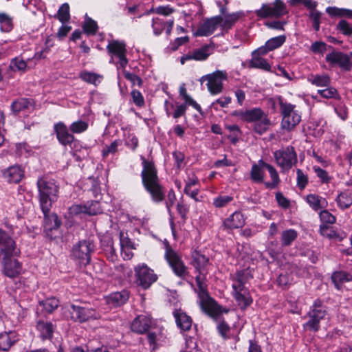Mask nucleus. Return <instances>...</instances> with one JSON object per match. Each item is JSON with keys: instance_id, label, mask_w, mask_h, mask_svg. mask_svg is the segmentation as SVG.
I'll use <instances>...</instances> for the list:
<instances>
[{"instance_id": "obj_9", "label": "nucleus", "mask_w": 352, "mask_h": 352, "mask_svg": "<svg viewBox=\"0 0 352 352\" xmlns=\"http://www.w3.org/2000/svg\"><path fill=\"white\" fill-rule=\"evenodd\" d=\"M134 272L137 284L145 289L149 288L157 279L153 270L144 263L135 266Z\"/></svg>"}, {"instance_id": "obj_1", "label": "nucleus", "mask_w": 352, "mask_h": 352, "mask_svg": "<svg viewBox=\"0 0 352 352\" xmlns=\"http://www.w3.org/2000/svg\"><path fill=\"white\" fill-rule=\"evenodd\" d=\"M192 264L198 272L195 277L198 287L197 289H195L199 298L198 303L204 313L212 318H216L221 313V310L217 302L210 297L207 291L206 275L208 271L206 267L208 264V258L196 251L192 253Z\"/></svg>"}, {"instance_id": "obj_28", "label": "nucleus", "mask_w": 352, "mask_h": 352, "mask_svg": "<svg viewBox=\"0 0 352 352\" xmlns=\"http://www.w3.org/2000/svg\"><path fill=\"white\" fill-rule=\"evenodd\" d=\"M128 299L129 293L126 291H122L110 294L107 297V302L112 307H118L124 304Z\"/></svg>"}, {"instance_id": "obj_52", "label": "nucleus", "mask_w": 352, "mask_h": 352, "mask_svg": "<svg viewBox=\"0 0 352 352\" xmlns=\"http://www.w3.org/2000/svg\"><path fill=\"white\" fill-rule=\"evenodd\" d=\"M84 31L87 34H95L98 30L96 22L88 18L83 25Z\"/></svg>"}, {"instance_id": "obj_63", "label": "nucleus", "mask_w": 352, "mask_h": 352, "mask_svg": "<svg viewBox=\"0 0 352 352\" xmlns=\"http://www.w3.org/2000/svg\"><path fill=\"white\" fill-rule=\"evenodd\" d=\"M153 12L158 14L168 16L174 12V9L169 6H158L153 10Z\"/></svg>"}, {"instance_id": "obj_36", "label": "nucleus", "mask_w": 352, "mask_h": 352, "mask_svg": "<svg viewBox=\"0 0 352 352\" xmlns=\"http://www.w3.org/2000/svg\"><path fill=\"white\" fill-rule=\"evenodd\" d=\"M298 233L294 229L284 230L281 233V244L283 246L290 245L297 238Z\"/></svg>"}, {"instance_id": "obj_15", "label": "nucleus", "mask_w": 352, "mask_h": 352, "mask_svg": "<svg viewBox=\"0 0 352 352\" xmlns=\"http://www.w3.org/2000/svg\"><path fill=\"white\" fill-rule=\"evenodd\" d=\"M107 48L110 54L118 58V64L120 67L124 68L128 63V60L126 57V49L125 43L122 41H113L109 43Z\"/></svg>"}, {"instance_id": "obj_38", "label": "nucleus", "mask_w": 352, "mask_h": 352, "mask_svg": "<svg viewBox=\"0 0 352 352\" xmlns=\"http://www.w3.org/2000/svg\"><path fill=\"white\" fill-rule=\"evenodd\" d=\"M263 168H265V166L260 164V160L258 162V164L252 165L250 177L254 182H262L263 181Z\"/></svg>"}, {"instance_id": "obj_44", "label": "nucleus", "mask_w": 352, "mask_h": 352, "mask_svg": "<svg viewBox=\"0 0 352 352\" xmlns=\"http://www.w3.org/2000/svg\"><path fill=\"white\" fill-rule=\"evenodd\" d=\"M10 68L14 72H25L27 68V63L21 57L18 56L11 60Z\"/></svg>"}, {"instance_id": "obj_55", "label": "nucleus", "mask_w": 352, "mask_h": 352, "mask_svg": "<svg viewBox=\"0 0 352 352\" xmlns=\"http://www.w3.org/2000/svg\"><path fill=\"white\" fill-rule=\"evenodd\" d=\"M318 94L324 98H335L338 96L337 90L333 87H327L318 91Z\"/></svg>"}, {"instance_id": "obj_35", "label": "nucleus", "mask_w": 352, "mask_h": 352, "mask_svg": "<svg viewBox=\"0 0 352 352\" xmlns=\"http://www.w3.org/2000/svg\"><path fill=\"white\" fill-rule=\"evenodd\" d=\"M271 124V121L267 116L263 113V116L254 123V130L256 133L261 135L265 133Z\"/></svg>"}, {"instance_id": "obj_46", "label": "nucleus", "mask_w": 352, "mask_h": 352, "mask_svg": "<svg viewBox=\"0 0 352 352\" xmlns=\"http://www.w3.org/2000/svg\"><path fill=\"white\" fill-rule=\"evenodd\" d=\"M57 16L58 20L62 23H65L69 19V6L68 3H65L59 8Z\"/></svg>"}, {"instance_id": "obj_58", "label": "nucleus", "mask_w": 352, "mask_h": 352, "mask_svg": "<svg viewBox=\"0 0 352 352\" xmlns=\"http://www.w3.org/2000/svg\"><path fill=\"white\" fill-rule=\"evenodd\" d=\"M289 3L295 6L298 4H302L307 9L314 8V6H318V2L314 0H289Z\"/></svg>"}, {"instance_id": "obj_60", "label": "nucleus", "mask_w": 352, "mask_h": 352, "mask_svg": "<svg viewBox=\"0 0 352 352\" xmlns=\"http://www.w3.org/2000/svg\"><path fill=\"white\" fill-rule=\"evenodd\" d=\"M124 76L126 79L129 80L133 85H137L138 87H141L142 85V80L135 74L124 71Z\"/></svg>"}, {"instance_id": "obj_19", "label": "nucleus", "mask_w": 352, "mask_h": 352, "mask_svg": "<svg viewBox=\"0 0 352 352\" xmlns=\"http://www.w3.org/2000/svg\"><path fill=\"white\" fill-rule=\"evenodd\" d=\"M263 111L260 108H253L249 110H238L232 113V115L239 117L243 122L255 123L263 116Z\"/></svg>"}, {"instance_id": "obj_27", "label": "nucleus", "mask_w": 352, "mask_h": 352, "mask_svg": "<svg viewBox=\"0 0 352 352\" xmlns=\"http://www.w3.org/2000/svg\"><path fill=\"white\" fill-rule=\"evenodd\" d=\"M33 105L30 99L21 98L14 100L11 104V110L14 115H18L25 110L29 109Z\"/></svg>"}, {"instance_id": "obj_14", "label": "nucleus", "mask_w": 352, "mask_h": 352, "mask_svg": "<svg viewBox=\"0 0 352 352\" xmlns=\"http://www.w3.org/2000/svg\"><path fill=\"white\" fill-rule=\"evenodd\" d=\"M68 311L70 314L71 319L75 322H84L97 318L96 311L91 308L71 305L68 308Z\"/></svg>"}, {"instance_id": "obj_48", "label": "nucleus", "mask_w": 352, "mask_h": 352, "mask_svg": "<svg viewBox=\"0 0 352 352\" xmlns=\"http://www.w3.org/2000/svg\"><path fill=\"white\" fill-rule=\"evenodd\" d=\"M166 22L160 18H155L153 19L152 28L153 30L154 34L158 36L161 34L163 30L165 29Z\"/></svg>"}, {"instance_id": "obj_13", "label": "nucleus", "mask_w": 352, "mask_h": 352, "mask_svg": "<svg viewBox=\"0 0 352 352\" xmlns=\"http://www.w3.org/2000/svg\"><path fill=\"white\" fill-rule=\"evenodd\" d=\"M14 234L0 228V256H12L16 250Z\"/></svg>"}, {"instance_id": "obj_25", "label": "nucleus", "mask_w": 352, "mask_h": 352, "mask_svg": "<svg viewBox=\"0 0 352 352\" xmlns=\"http://www.w3.org/2000/svg\"><path fill=\"white\" fill-rule=\"evenodd\" d=\"M177 327L182 331H188L192 326V319L182 310H175L173 312Z\"/></svg>"}, {"instance_id": "obj_18", "label": "nucleus", "mask_w": 352, "mask_h": 352, "mask_svg": "<svg viewBox=\"0 0 352 352\" xmlns=\"http://www.w3.org/2000/svg\"><path fill=\"white\" fill-rule=\"evenodd\" d=\"M2 256L3 274L10 278H14L19 276L22 270L20 263L16 259H12L11 256Z\"/></svg>"}, {"instance_id": "obj_41", "label": "nucleus", "mask_w": 352, "mask_h": 352, "mask_svg": "<svg viewBox=\"0 0 352 352\" xmlns=\"http://www.w3.org/2000/svg\"><path fill=\"white\" fill-rule=\"evenodd\" d=\"M250 67L261 69L265 71H269L270 69V65L267 60L256 56H252V58L250 61Z\"/></svg>"}, {"instance_id": "obj_51", "label": "nucleus", "mask_w": 352, "mask_h": 352, "mask_svg": "<svg viewBox=\"0 0 352 352\" xmlns=\"http://www.w3.org/2000/svg\"><path fill=\"white\" fill-rule=\"evenodd\" d=\"M121 145V141L116 140L113 141L110 145L105 146L102 150V156L107 157L109 154H114L118 151V147Z\"/></svg>"}, {"instance_id": "obj_6", "label": "nucleus", "mask_w": 352, "mask_h": 352, "mask_svg": "<svg viewBox=\"0 0 352 352\" xmlns=\"http://www.w3.org/2000/svg\"><path fill=\"white\" fill-rule=\"evenodd\" d=\"M326 315L327 310L325 307L320 300L317 299L314 301L307 313L309 320L304 324V328L314 332L318 331L320 329V322L322 320L324 319Z\"/></svg>"}, {"instance_id": "obj_50", "label": "nucleus", "mask_w": 352, "mask_h": 352, "mask_svg": "<svg viewBox=\"0 0 352 352\" xmlns=\"http://www.w3.org/2000/svg\"><path fill=\"white\" fill-rule=\"evenodd\" d=\"M87 128L88 124L82 120H78L74 122L69 126L70 131L75 133H82L85 131Z\"/></svg>"}, {"instance_id": "obj_40", "label": "nucleus", "mask_w": 352, "mask_h": 352, "mask_svg": "<svg viewBox=\"0 0 352 352\" xmlns=\"http://www.w3.org/2000/svg\"><path fill=\"white\" fill-rule=\"evenodd\" d=\"M318 6H314V8H309V18L313 21V28L316 31H318L320 25V19L322 13L318 11L316 8Z\"/></svg>"}, {"instance_id": "obj_8", "label": "nucleus", "mask_w": 352, "mask_h": 352, "mask_svg": "<svg viewBox=\"0 0 352 352\" xmlns=\"http://www.w3.org/2000/svg\"><path fill=\"white\" fill-rule=\"evenodd\" d=\"M326 61L331 66H338L342 70L349 72L352 69V52L349 54L333 50L325 56Z\"/></svg>"}, {"instance_id": "obj_54", "label": "nucleus", "mask_w": 352, "mask_h": 352, "mask_svg": "<svg viewBox=\"0 0 352 352\" xmlns=\"http://www.w3.org/2000/svg\"><path fill=\"white\" fill-rule=\"evenodd\" d=\"M338 29L342 32V33L346 36H351L352 35V25L349 24L345 20H341L338 23Z\"/></svg>"}, {"instance_id": "obj_59", "label": "nucleus", "mask_w": 352, "mask_h": 352, "mask_svg": "<svg viewBox=\"0 0 352 352\" xmlns=\"http://www.w3.org/2000/svg\"><path fill=\"white\" fill-rule=\"evenodd\" d=\"M320 233L323 236L329 239H333L336 236V232L332 229L331 227L327 225H320Z\"/></svg>"}, {"instance_id": "obj_32", "label": "nucleus", "mask_w": 352, "mask_h": 352, "mask_svg": "<svg viewBox=\"0 0 352 352\" xmlns=\"http://www.w3.org/2000/svg\"><path fill=\"white\" fill-rule=\"evenodd\" d=\"M336 201L339 208L342 210L349 208L352 205V192L346 190L340 192L336 198Z\"/></svg>"}, {"instance_id": "obj_2", "label": "nucleus", "mask_w": 352, "mask_h": 352, "mask_svg": "<svg viewBox=\"0 0 352 352\" xmlns=\"http://www.w3.org/2000/svg\"><path fill=\"white\" fill-rule=\"evenodd\" d=\"M38 197L41 208L44 214L45 229L56 230L60 226V221L56 214H49L52 203L58 198V186L56 182L46 177H41L37 181Z\"/></svg>"}, {"instance_id": "obj_21", "label": "nucleus", "mask_w": 352, "mask_h": 352, "mask_svg": "<svg viewBox=\"0 0 352 352\" xmlns=\"http://www.w3.org/2000/svg\"><path fill=\"white\" fill-rule=\"evenodd\" d=\"M3 178L10 183H19L24 176V172L21 166L14 165L2 171Z\"/></svg>"}, {"instance_id": "obj_12", "label": "nucleus", "mask_w": 352, "mask_h": 352, "mask_svg": "<svg viewBox=\"0 0 352 352\" xmlns=\"http://www.w3.org/2000/svg\"><path fill=\"white\" fill-rule=\"evenodd\" d=\"M94 245L90 241H80L72 248V255L76 259H78L82 264L86 265L91 261V252L94 250Z\"/></svg>"}, {"instance_id": "obj_57", "label": "nucleus", "mask_w": 352, "mask_h": 352, "mask_svg": "<svg viewBox=\"0 0 352 352\" xmlns=\"http://www.w3.org/2000/svg\"><path fill=\"white\" fill-rule=\"evenodd\" d=\"M319 216L321 221L324 223L333 224L336 222V217L328 210L321 211Z\"/></svg>"}, {"instance_id": "obj_62", "label": "nucleus", "mask_w": 352, "mask_h": 352, "mask_svg": "<svg viewBox=\"0 0 352 352\" xmlns=\"http://www.w3.org/2000/svg\"><path fill=\"white\" fill-rule=\"evenodd\" d=\"M218 332L224 338H229L230 327L224 321L221 322L217 326Z\"/></svg>"}, {"instance_id": "obj_26", "label": "nucleus", "mask_w": 352, "mask_h": 352, "mask_svg": "<svg viewBox=\"0 0 352 352\" xmlns=\"http://www.w3.org/2000/svg\"><path fill=\"white\" fill-rule=\"evenodd\" d=\"M36 329L43 340H50L52 338L54 327L51 322L38 320L36 324Z\"/></svg>"}, {"instance_id": "obj_17", "label": "nucleus", "mask_w": 352, "mask_h": 352, "mask_svg": "<svg viewBox=\"0 0 352 352\" xmlns=\"http://www.w3.org/2000/svg\"><path fill=\"white\" fill-rule=\"evenodd\" d=\"M100 212L99 204L98 201L91 202L87 205H72L69 208V213L71 216H78L81 214H88L89 215H96Z\"/></svg>"}, {"instance_id": "obj_5", "label": "nucleus", "mask_w": 352, "mask_h": 352, "mask_svg": "<svg viewBox=\"0 0 352 352\" xmlns=\"http://www.w3.org/2000/svg\"><path fill=\"white\" fill-rule=\"evenodd\" d=\"M273 154L275 162L280 168L282 173L288 171L298 161L296 152L292 146L278 149Z\"/></svg>"}, {"instance_id": "obj_3", "label": "nucleus", "mask_w": 352, "mask_h": 352, "mask_svg": "<svg viewBox=\"0 0 352 352\" xmlns=\"http://www.w3.org/2000/svg\"><path fill=\"white\" fill-rule=\"evenodd\" d=\"M143 169L141 173L142 184L155 202H161L164 199L163 187L160 183L157 169L152 162L141 157Z\"/></svg>"}, {"instance_id": "obj_16", "label": "nucleus", "mask_w": 352, "mask_h": 352, "mask_svg": "<svg viewBox=\"0 0 352 352\" xmlns=\"http://www.w3.org/2000/svg\"><path fill=\"white\" fill-rule=\"evenodd\" d=\"M222 21V16H215L206 19L203 24L195 32V35L197 36H208L212 34L219 26V23Z\"/></svg>"}, {"instance_id": "obj_37", "label": "nucleus", "mask_w": 352, "mask_h": 352, "mask_svg": "<svg viewBox=\"0 0 352 352\" xmlns=\"http://www.w3.org/2000/svg\"><path fill=\"white\" fill-rule=\"evenodd\" d=\"M260 164H263L265 166V168L267 169L272 179V182L271 184H266V186L270 188H275L280 182L279 176L278 172L275 169L274 166L272 165L265 163L263 160H260Z\"/></svg>"}, {"instance_id": "obj_30", "label": "nucleus", "mask_w": 352, "mask_h": 352, "mask_svg": "<svg viewBox=\"0 0 352 352\" xmlns=\"http://www.w3.org/2000/svg\"><path fill=\"white\" fill-rule=\"evenodd\" d=\"M331 280L336 289L340 290L345 283L352 281V275L344 272H336L332 274Z\"/></svg>"}, {"instance_id": "obj_7", "label": "nucleus", "mask_w": 352, "mask_h": 352, "mask_svg": "<svg viewBox=\"0 0 352 352\" xmlns=\"http://www.w3.org/2000/svg\"><path fill=\"white\" fill-rule=\"evenodd\" d=\"M164 257L174 274L180 278H184L187 274V267L181 256L168 244L166 245Z\"/></svg>"}, {"instance_id": "obj_64", "label": "nucleus", "mask_w": 352, "mask_h": 352, "mask_svg": "<svg viewBox=\"0 0 352 352\" xmlns=\"http://www.w3.org/2000/svg\"><path fill=\"white\" fill-rule=\"evenodd\" d=\"M125 144L126 146L135 150L138 146V140L133 135H129L126 138Z\"/></svg>"}, {"instance_id": "obj_11", "label": "nucleus", "mask_w": 352, "mask_h": 352, "mask_svg": "<svg viewBox=\"0 0 352 352\" xmlns=\"http://www.w3.org/2000/svg\"><path fill=\"white\" fill-rule=\"evenodd\" d=\"M257 16L265 19L267 17H280L287 13L285 4L281 0H275L274 6L263 4L261 8L255 11Z\"/></svg>"}, {"instance_id": "obj_49", "label": "nucleus", "mask_w": 352, "mask_h": 352, "mask_svg": "<svg viewBox=\"0 0 352 352\" xmlns=\"http://www.w3.org/2000/svg\"><path fill=\"white\" fill-rule=\"evenodd\" d=\"M232 200L233 197L231 196L220 195L214 199L213 205L214 207L220 208L226 206Z\"/></svg>"}, {"instance_id": "obj_53", "label": "nucleus", "mask_w": 352, "mask_h": 352, "mask_svg": "<svg viewBox=\"0 0 352 352\" xmlns=\"http://www.w3.org/2000/svg\"><path fill=\"white\" fill-rule=\"evenodd\" d=\"M133 102L138 107H142L144 105V98L142 93L136 89L131 92Z\"/></svg>"}, {"instance_id": "obj_31", "label": "nucleus", "mask_w": 352, "mask_h": 352, "mask_svg": "<svg viewBox=\"0 0 352 352\" xmlns=\"http://www.w3.org/2000/svg\"><path fill=\"white\" fill-rule=\"evenodd\" d=\"M192 60L202 61L208 58L212 54V48L209 45H204L190 52Z\"/></svg>"}, {"instance_id": "obj_56", "label": "nucleus", "mask_w": 352, "mask_h": 352, "mask_svg": "<svg viewBox=\"0 0 352 352\" xmlns=\"http://www.w3.org/2000/svg\"><path fill=\"white\" fill-rule=\"evenodd\" d=\"M297 174V186L301 190L304 189L307 184L308 178L307 176L304 174L302 170L298 169L296 171Z\"/></svg>"}, {"instance_id": "obj_61", "label": "nucleus", "mask_w": 352, "mask_h": 352, "mask_svg": "<svg viewBox=\"0 0 352 352\" xmlns=\"http://www.w3.org/2000/svg\"><path fill=\"white\" fill-rule=\"evenodd\" d=\"M311 50L314 53L323 54L327 50V44L322 41H316L311 45Z\"/></svg>"}, {"instance_id": "obj_47", "label": "nucleus", "mask_w": 352, "mask_h": 352, "mask_svg": "<svg viewBox=\"0 0 352 352\" xmlns=\"http://www.w3.org/2000/svg\"><path fill=\"white\" fill-rule=\"evenodd\" d=\"M285 36H278L269 39L265 43L271 51L280 47L285 41Z\"/></svg>"}, {"instance_id": "obj_4", "label": "nucleus", "mask_w": 352, "mask_h": 352, "mask_svg": "<svg viewBox=\"0 0 352 352\" xmlns=\"http://www.w3.org/2000/svg\"><path fill=\"white\" fill-rule=\"evenodd\" d=\"M278 102L282 116L280 127L283 130L291 131L300 123L301 115L296 109V105L285 101L281 96L278 98Z\"/></svg>"}, {"instance_id": "obj_42", "label": "nucleus", "mask_w": 352, "mask_h": 352, "mask_svg": "<svg viewBox=\"0 0 352 352\" xmlns=\"http://www.w3.org/2000/svg\"><path fill=\"white\" fill-rule=\"evenodd\" d=\"M234 296L241 309H245L252 303V301L247 291H244L243 294H235Z\"/></svg>"}, {"instance_id": "obj_22", "label": "nucleus", "mask_w": 352, "mask_h": 352, "mask_svg": "<svg viewBox=\"0 0 352 352\" xmlns=\"http://www.w3.org/2000/svg\"><path fill=\"white\" fill-rule=\"evenodd\" d=\"M54 129L57 138L62 144H69L74 141V135L68 132L67 126L63 123L56 124Z\"/></svg>"}, {"instance_id": "obj_45", "label": "nucleus", "mask_w": 352, "mask_h": 352, "mask_svg": "<svg viewBox=\"0 0 352 352\" xmlns=\"http://www.w3.org/2000/svg\"><path fill=\"white\" fill-rule=\"evenodd\" d=\"M1 30L3 32H10L12 29V18L6 13H0Z\"/></svg>"}, {"instance_id": "obj_43", "label": "nucleus", "mask_w": 352, "mask_h": 352, "mask_svg": "<svg viewBox=\"0 0 352 352\" xmlns=\"http://www.w3.org/2000/svg\"><path fill=\"white\" fill-rule=\"evenodd\" d=\"M58 305L59 302L56 298H47L40 302V305L49 314L52 313L58 307Z\"/></svg>"}, {"instance_id": "obj_24", "label": "nucleus", "mask_w": 352, "mask_h": 352, "mask_svg": "<svg viewBox=\"0 0 352 352\" xmlns=\"http://www.w3.org/2000/svg\"><path fill=\"white\" fill-rule=\"evenodd\" d=\"M245 224V219L242 213L235 212L223 221V226L227 229H236Z\"/></svg>"}, {"instance_id": "obj_29", "label": "nucleus", "mask_w": 352, "mask_h": 352, "mask_svg": "<svg viewBox=\"0 0 352 352\" xmlns=\"http://www.w3.org/2000/svg\"><path fill=\"white\" fill-rule=\"evenodd\" d=\"M306 200L310 207L315 211H318L321 208H324L327 206L328 204L327 200L315 194H309L307 196Z\"/></svg>"}, {"instance_id": "obj_39", "label": "nucleus", "mask_w": 352, "mask_h": 352, "mask_svg": "<svg viewBox=\"0 0 352 352\" xmlns=\"http://www.w3.org/2000/svg\"><path fill=\"white\" fill-rule=\"evenodd\" d=\"M80 78L83 81L96 86L100 82L102 76L94 72L84 71L80 74Z\"/></svg>"}, {"instance_id": "obj_33", "label": "nucleus", "mask_w": 352, "mask_h": 352, "mask_svg": "<svg viewBox=\"0 0 352 352\" xmlns=\"http://www.w3.org/2000/svg\"><path fill=\"white\" fill-rule=\"evenodd\" d=\"M240 17V13L234 12L231 14H228L224 16H222V21L219 23V26L221 28L222 30H230L234 24L238 21Z\"/></svg>"}, {"instance_id": "obj_20", "label": "nucleus", "mask_w": 352, "mask_h": 352, "mask_svg": "<svg viewBox=\"0 0 352 352\" xmlns=\"http://www.w3.org/2000/svg\"><path fill=\"white\" fill-rule=\"evenodd\" d=\"M151 323V318L149 316L140 315L133 320L131 329L135 333L142 334L148 330Z\"/></svg>"}, {"instance_id": "obj_34", "label": "nucleus", "mask_w": 352, "mask_h": 352, "mask_svg": "<svg viewBox=\"0 0 352 352\" xmlns=\"http://www.w3.org/2000/svg\"><path fill=\"white\" fill-rule=\"evenodd\" d=\"M308 81L317 87H329L331 83L330 77L327 74H311L309 76Z\"/></svg>"}, {"instance_id": "obj_10", "label": "nucleus", "mask_w": 352, "mask_h": 352, "mask_svg": "<svg viewBox=\"0 0 352 352\" xmlns=\"http://www.w3.org/2000/svg\"><path fill=\"white\" fill-rule=\"evenodd\" d=\"M227 79V73L225 71L217 70L206 75L201 80H207V87L212 95L221 94L223 89V82Z\"/></svg>"}, {"instance_id": "obj_23", "label": "nucleus", "mask_w": 352, "mask_h": 352, "mask_svg": "<svg viewBox=\"0 0 352 352\" xmlns=\"http://www.w3.org/2000/svg\"><path fill=\"white\" fill-rule=\"evenodd\" d=\"M18 340L15 331H8L0 333V350L8 351Z\"/></svg>"}]
</instances>
